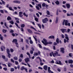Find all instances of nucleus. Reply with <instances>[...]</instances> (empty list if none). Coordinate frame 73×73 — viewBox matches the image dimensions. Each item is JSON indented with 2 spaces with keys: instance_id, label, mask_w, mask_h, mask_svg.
Returning a JSON list of instances; mask_svg holds the SVG:
<instances>
[{
  "instance_id": "1",
  "label": "nucleus",
  "mask_w": 73,
  "mask_h": 73,
  "mask_svg": "<svg viewBox=\"0 0 73 73\" xmlns=\"http://www.w3.org/2000/svg\"><path fill=\"white\" fill-rule=\"evenodd\" d=\"M43 41L42 40V43H43V44H44V45H45V46H46V45H47V43H48V42H47V40H46V39L45 38L43 39Z\"/></svg>"
},
{
  "instance_id": "2",
  "label": "nucleus",
  "mask_w": 73,
  "mask_h": 73,
  "mask_svg": "<svg viewBox=\"0 0 73 73\" xmlns=\"http://www.w3.org/2000/svg\"><path fill=\"white\" fill-rule=\"evenodd\" d=\"M47 21H48V18H46L44 19H43L42 20V22L44 24L46 23Z\"/></svg>"
},
{
  "instance_id": "3",
  "label": "nucleus",
  "mask_w": 73,
  "mask_h": 73,
  "mask_svg": "<svg viewBox=\"0 0 73 73\" xmlns=\"http://www.w3.org/2000/svg\"><path fill=\"white\" fill-rule=\"evenodd\" d=\"M54 54L55 56V57H56V56H60L61 55L60 54H58V52L57 51H55V52L54 53Z\"/></svg>"
},
{
  "instance_id": "4",
  "label": "nucleus",
  "mask_w": 73,
  "mask_h": 73,
  "mask_svg": "<svg viewBox=\"0 0 73 73\" xmlns=\"http://www.w3.org/2000/svg\"><path fill=\"white\" fill-rule=\"evenodd\" d=\"M23 14V12L22 11H20L19 13V17H22L23 16V15L22 14Z\"/></svg>"
},
{
  "instance_id": "5",
  "label": "nucleus",
  "mask_w": 73,
  "mask_h": 73,
  "mask_svg": "<svg viewBox=\"0 0 73 73\" xmlns=\"http://www.w3.org/2000/svg\"><path fill=\"white\" fill-rule=\"evenodd\" d=\"M56 64H58V65H63V64H62V63H61V62L60 61H59L58 63V61L56 60Z\"/></svg>"
},
{
  "instance_id": "6",
  "label": "nucleus",
  "mask_w": 73,
  "mask_h": 73,
  "mask_svg": "<svg viewBox=\"0 0 73 73\" xmlns=\"http://www.w3.org/2000/svg\"><path fill=\"white\" fill-rule=\"evenodd\" d=\"M12 42L13 43H15L16 45H18V43H17V39H14L13 40Z\"/></svg>"
},
{
  "instance_id": "7",
  "label": "nucleus",
  "mask_w": 73,
  "mask_h": 73,
  "mask_svg": "<svg viewBox=\"0 0 73 73\" xmlns=\"http://www.w3.org/2000/svg\"><path fill=\"white\" fill-rule=\"evenodd\" d=\"M65 38L67 39V42H69V37H68V35L66 34H65Z\"/></svg>"
},
{
  "instance_id": "8",
  "label": "nucleus",
  "mask_w": 73,
  "mask_h": 73,
  "mask_svg": "<svg viewBox=\"0 0 73 73\" xmlns=\"http://www.w3.org/2000/svg\"><path fill=\"white\" fill-rule=\"evenodd\" d=\"M48 71L49 73H54L53 72L51 71V70H50V67H48Z\"/></svg>"
},
{
  "instance_id": "9",
  "label": "nucleus",
  "mask_w": 73,
  "mask_h": 73,
  "mask_svg": "<svg viewBox=\"0 0 73 73\" xmlns=\"http://www.w3.org/2000/svg\"><path fill=\"white\" fill-rule=\"evenodd\" d=\"M66 29H60V31H62V33H64L65 31H66Z\"/></svg>"
},
{
  "instance_id": "10",
  "label": "nucleus",
  "mask_w": 73,
  "mask_h": 73,
  "mask_svg": "<svg viewBox=\"0 0 73 73\" xmlns=\"http://www.w3.org/2000/svg\"><path fill=\"white\" fill-rule=\"evenodd\" d=\"M63 21L65 23V25L66 26H68V21L67 20H64Z\"/></svg>"
},
{
  "instance_id": "11",
  "label": "nucleus",
  "mask_w": 73,
  "mask_h": 73,
  "mask_svg": "<svg viewBox=\"0 0 73 73\" xmlns=\"http://www.w3.org/2000/svg\"><path fill=\"white\" fill-rule=\"evenodd\" d=\"M13 2L14 3H18V4L20 3V1L18 0L14 1Z\"/></svg>"
},
{
  "instance_id": "12",
  "label": "nucleus",
  "mask_w": 73,
  "mask_h": 73,
  "mask_svg": "<svg viewBox=\"0 0 73 73\" xmlns=\"http://www.w3.org/2000/svg\"><path fill=\"white\" fill-rule=\"evenodd\" d=\"M60 52L62 53H64V48H60Z\"/></svg>"
},
{
  "instance_id": "13",
  "label": "nucleus",
  "mask_w": 73,
  "mask_h": 73,
  "mask_svg": "<svg viewBox=\"0 0 73 73\" xmlns=\"http://www.w3.org/2000/svg\"><path fill=\"white\" fill-rule=\"evenodd\" d=\"M5 49V48L4 46H2L1 47V51H4V49Z\"/></svg>"
},
{
  "instance_id": "14",
  "label": "nucleus",
  "mask_w": 73,
  "mask_h": 73,
  "mask_svg": "<svg viewBox=\"0 0 73 73\" xmlns=\"http://www.w3.org/2000/svg\"><path fill=\"white\" fill-rule=\"evenodd\" d=\"M66 6L68 8V9H69V8H70V5L68 3H66Z\"/></svg>"
},
{
  "instance_id": "15",
  "label": "nucleus",
  "mask_w": 73,
  "mask_h": 73,
  "mask_svg": "<svg viewBox=\"0 0 73 73\" xmlns=\"http://www.w3.org/2000/svg\"><path fill=\"white\" fill-rule=\"evenodd\" d=\"M53 56V57H55L54 54V53L53 52H51V53H50V55L51 57H52V56Z\"/></svg>"
},
{
  "instance_id": "16",
  "label": "nucleus",
  "mask_w": 73,
  "mask_h": 73,
  "mask_svg": "<svg viewBox=\"0 0 73 73\" xmlns=\"http://www.w3.org/2000/svg\"><path fill=\"white\" fill-rule=\"evenodd\" d=\"M43 69H44L45 70H47L48 66L47 65L44 66L43 67Z\"/></svg>"
},
{
  "instance_id": "17",
  "label": "nucleus",
  "mask_w": 73,
  "mask_h": 73,
  "mask_svg": "<svg viewBox=\"0 0 73 73\" xmlns=\"http://www.w3.org/2000/svg\"><path fill=\"white\" fill-rule=\"evenodd\" d=\"M69 64H73V61L72 60H68Z\"/></svg>"
},
{
  "instance_id": "18",
  "label": "nucleus",
  "mask_w": 73,
  "mask_h": 73,
  "mask_svg": "<svg viewBox=\"0 0 73 73\" xmlns=\"http://www.w3.org/2000/svg\"><path fill=\"white\" fill-rule=\"evenodd\" d=\"M48 38H51V39H54V36H49L48 37Z\"/></svg>"
},
{
  "instance_id": "19",
  "label": "nucleus",
  "mask_w": 73,
  "mask_h": 73,
  "mask_svg": "<svg viewBox=\"0 0 73 73\" xmlns=\"http://www.w3.org/2000/svg\"><path fill=\"white\" fill-rule=\"evenodd\" d=\"M27 31H28V32L30 33H33L32 32V31H31V30H30V29H27Z\"/></svg>"
},
{
  "instance_id": "20",
  "label": "nucleus",
  "mask_w": 73,
  "mask_h": 73,
  "mask_svg": "<svg viewBox=\"0 0 73 73\" xmlns=\"http://www.w3.org/2000/svg\"><path fill=\"white\" fill-rule=\"evenodd\" d=\"M58 17H56V21H55V23L56 24L58 23Z\"/></svg>"
},
{
  "instance_id": "21",
  "label": "nucleus",
  "mask_w": 73,
  "mask_h": 73,
  "mask_svg": "<svg viewBox=\"0 0 73 73\" xmlns=\"http://www.w3.org/2000/svg\"><path fill=\"white\" fill-rule=\"evenodd\" d=\"M25 61L26 63H27L28 61H29V58H27L25 59Z\"/></svg>"
},
{
  "instance_id": "22",
  "label": "nucleus",
  "mask_w": 73,
  "mask_h": 73,
  "mask_svg": "<svg viewBox=\"0 0 73 73\" xmlns=\"http://www.w3.org/2000/svg\"><path fill=\"white\" fill-rule=\"evenodd\" d=\"M7 20H12V19L11 18V17L9 16H8L7 18Z\"/></svg>"
},
{
  "instance_id": "23",
  "label": "nucleus",
  "mask_w": 73,
  "mask_h": 73,
  "mask_svg": "<svg viewBox=\"0 0 73 73\" xmlns=\"http://www.w3.org/2000/svg\"><path fill=\"white\" fill-rule=\"evenodd\" d=\"M55 4H56V5H59V4H60V2L58 1H56L55 2Z\"/></svg>"
},
{
  "instance_id": "24",
  "label": "nucleus",
  "mask_w": 73,
  "mask_h": 73,
  "mask_svg": "<svg viewBox=\"0 0 73 73\" xmlns=\"http://www.w3.org/2000/svg\"><path fill=\"white\" fill-rule=\"evenodd\" d=\"M34 56H37L38 55V53L37 52H35L34 54H33Z\"/></svg>"
},
{
  "instance_id": "25",
  "label": "nucleus",
  "mask_w": 73,
  "mask_h": 73,
  "mask_svg": "<svg viewBox=\"0 0 73 73\" xmlns=\"http://www.w3.org/2000/svg\"><path fill=\"white\" fill-rule=\"evenodd\" d=\"M33 37L34 38V39H35V40L36 42V43L37 44V38H36L35 37V36H33Z\"/></svg>"
},
{
  "instance_id": "26",
  "label": "nucleus",
  "mask_w": 73,
  "mask_h": 73,
  "mask_svg": "<svg viewBox=\"0 0 73 73\" xmlns=\"http://www.w3.org/2000/svg\"><path fill=\"white\" fill-rule=\"evenodd\" d=\"M56 42L57 44L59 43V39L58 38H57L56 40Z\"/></svg>"
},
{
  "instance_id": "27",
  "label": "nucleus",
  "mask_w": 73,
  "mask_h": 73,
  "mask_svg": "<svg viewBox=\"0 0 73 73\" xmlns=\"http://www.w3.org/2000/svg\"><path fill=\"white\" fill-rule=\"evenodd\" d=\"M9 23H10V24H12V25H13V24H14V22H13V20H12L11 21H9Z\"/></svg>"
},
{
  "instance_id": "28",
  "label": "nucleus",
  "mask_w": 73,
  "mask_h": 73,
  "mask_svg": "<svg viewBox=\"0 0 73 73\" xmlns=\"http://www.w3.org/2000/svg\"><path fill=\"white\" fill-rule=\"evenodd\" d=\"M25 24H22V25H21V28H24L25 27Z\"/></svg>"
},
{
  "instance_id": "29",
  "label": "nucleus",
  "mask_w": 73,
  "mask_h": 73,
  "mask_svg": "<svg viewBox=\"0 0 73 73\" xmlns=\"http://www.w3.org/2000/svg\"><path fill=\"white\" fill-rule=\"evenodd\" d=\"M46 13L48 15H50V12L48 11H47L46 12Z\"/></svg>"
},
{
  "instance_id": "30",
  "label": "nucleus",
  "mask_w": 73,
  "mask_h": 73,
  "mask_svg": "<svg viewBox=\"0 0 73 73\" xmlns=\"http://www.w3.org/2000/svg\"><path fill=\"white\" fill-rule=\"evenodd\" d=\"M23 15H24V16H26V17H28V15H26V13H25V12L23 13Z\"/></svg>"
},
{
  "instance_id": "31",
  "label": "nucleus",
  "mask_w": 73,
  "mask_h": 73,
  "mask_svg": "<svg viewBox=\"0 0 73 73\" xmlns=\"http://www.w3.org/2000/svg\"><path fill=\"white\" fill-rule=\"evenodd\" d=\"M37 25L40 29H41V26L40 24H38Z\"/></svg>"
},
{
  "instance_id": "32",
  "label": "nucleus",
  "mask_w": 73,
  "mask_h": 73,
  "mask_svg": "<svg viewBox=\"0 0 73 73\" xmlns=\"http://www.w3.org/2000/svg\"><path fill=\"white\" fill-rule=\"evenodd\" d=\"M11 72H14L15 71V69L13 68H11Z\"/></svg>"
},
{
  "instance_id": "33",
  "label": "nucleus",
  "mask_w": 73,
  "mask_h": 73,
  "mask_svg": "<svg viewBox=\"0 0 73 73\" xmlns=\"http://www.w3.org/2000/svg\"><path fill=\"white\" fill-rule=\"evenodd\" d=\"M6 50L7 51V53H9V52H10V51H9V49L8 48Z\"/></svg>"
},
{
  "instance_id": "34",
  "label": "nucleus",
  "mask_w": 73,
  "mask_h": 73,
  "mask_svg": "<svg viewBox=\"0 0 73 73\" xmlns=\"http://www.w3.org/2000/svg\"><path fill=\"white\" fill-rule=\"evenodd\" d=\"M15 24L18 28H20V27H19V25H18V24L17 23H15Z\"/></svg>"
},
{
  "instance_id": "35",
  "label": "nucleus",
  "mask_w": 73,
  "mask_h": 73,
  "mask_svg": "<svg viewBox=\"0 0 73 73\" xmlns=\"http://www.w3.org/2000/svg\"><path fill=\"white\" fill-rule=\"evenodd\" d=\"M9 10H11V11H14L13 9H12V8L11 7H9Z\"/></svg>"
},
{
  "instance_id": "36",
  "label": "nucleus",
  "mask_w": 73,
  "mask_h": 73,
  "mask_svg": "<svg viewBox=\"0 0 73 73\" xmlns=\"http://www.w3.org/2000/svg\"><path fill=\"white\" fill-rule=\"evenodd\" d=\"M7 54H8V56L9 58H10V57H11V55L9 53H8Z\"/></svg>"
},
{
  "instance_id": "37",
  "label": "nucleus",
  "mask_w": 73,
  "mask_h": 73,
  "mask_svg": "<svg viewBox=\"0 0 73 73\" xmlns=\"http://www.w3.org/2000/svg\"><path fill=\"white\" fill-rule=\"evenodd\" d=\"M25 67H24L23 66L21 68V70H24V69H25Z\"/></svg>"
},
{
  "instance_id": "38",
  "label": "nucleus",
  "mask_w": 73,
  "mask_h": 73,
  "mask_svg": "<svg viewBox=\"0 0 73 73\" xmlns=\"http://www.w3.org/2000/svg\"><path fill=\"white\" fill-rule=\"evenodd\" d=\"M25 41L27 44H29V40H28L26 39L25 40Z\"/></svg>"
},
{
  "instance_id": "39",
  "label": "nucleus",
  "mask_w": 73,
  "mask_h": 73,
  "mask_svg": "<svg viewBox=\"0 0 73 73\" xmlns=\"http://www.w3.org/2000/svg\"><path fill=\"white\" fill-rule=\"evenodd\" d=\"M37 5L38 7H39L40 8H41V4H38Z\"/></svg>"
},
{
  "instance_id": "40",
  "label": "nucleus",
  "mask_w": 73,
  "mask_h": 73,
  "mask_svg": "<svg viewBox=\"0 0 73 73\" xmlns=\"http://www.w3.org/2000/svg\"><path fill=\"white\" fill-rule=\"evenodd\" d=\"M31 28H32V29H34L35 31H36L37 32V31L36 29L35 28L33 27L32 26H31Z\"/></svg>"
},
{
  "instance_id": "41",
  "label": "nucleus",
  "mask_w": 73,
  "mask_h": 73,
  "mask_svg": "<svg viewBox=\"0 0 73 73\" xmlns=\"http://www.w3.org/2000/svg\"><path fill=\"white\" fill-rule=\"evenodd\" d=\"M46 5L45 3H44L42 4V7H45Z\"/></svg>"
},
{
  "instance_id": "42",
  "label": "nucleus",
  "mask_w": 73,
  "mask_h": 73,
  "mask_svg": "<svg viewBox=\"0 0 73 73\" xmlns=\"http://www.w3.org/2000/svg\"><path fill=\"white\" fill-rule=\"evenodd\" d=\"M52 44V42H47V44Z\"/></svg>"
},
{
  "instance_id": "43",
  "label": "nucleus",
  "mask_w": 73,
  "mask_h": 73,
  "mask_svg": "<svg viewBox=\"0 0 73 73\" xmlns=\"http://www.w3.org/2000/svg\"><path fill=\"white\" fill-rule=\"evenodd\" d=\"M34 33L35 34H36V35H41L40 34L36 32H34Z\"/></svg>"
},
{
  "instance_id": "44",
  "label": "nucleus",
  "mask_w": 73,
  "mask_h": 73,
  "mask_svg": "<svg viewBox=\"0 0 73 73\" xmlns=\"http://www.w3.org/2000/svg\"><path fill=\"white\" fill-rule=\"evenodd\" d=\"M0 12L1 13H3V14L4 13V11L3 10H0Z\"/></svg>"
},
{
  "instance_id": "45",
  "label": "nucleus",
  "mask_w": 73,
  "mask_h": 73,
  "mask_svg": "<svg viewBox=\"0 0 73 73\" xmlns=\"http://www.w3.org/2000/svg\"><path fill=\"white\" fill-rule=\"evenodd\" d=\"M6 32L7 30H6L3 29V33H6Z\"/></svg>"
},
{
  "instance_id": "46",
  "label": "nucleus",
  "mask_w": 73,
  "mask_h": 73,
  "mask_svg": "<svg viewBox=\"0 0 73 73\" xmlns=\"http://www.w3.org/2000/svg\"><path fill=\"white\" fill-rule=\"evenodd\" d=\"M29 42L30 44H32L33 43V41H32V40H30Z\"/></svg>"
},
{
  "instance_id": "47",
  "label": "nucleus",
  "mask_w": 73,
  "mask_h": 73,
  "mask_svg": "<svg viewBox=\"0 0 73 73\" xmlns=\"http://www.w3.org/2000/svg\"><path fill=\"white\" fill-rule=\"evenodd\" d=\"M1 1L3 3V4L4 5H5V1H3V0H1Z\"/></svg>"
},
{
  "instance_id": "48",
  "label": "nucleus",
  "mask_w": 73,
  "mask_h": 73,
  "mask_svg": "<svg viewBox=\"0 0 73 73\" xmlns=\"http://www.w3.org/2000/svg\"><path fill=\"white\" fill-rule=\"evenodd\" d=\"M14 60H17L18 59V58L17 57L15 56L14 57Z\"/></svg>"
},
{
  "instance_id": "49",
  "label": "nucleus",
  "mask_w": 73,
  "mask_h": 73,
  "mask_svg": "<svg viewBox=\"0 0 73 73\" xmlns=\"http://www.w3.org/2000/svg\"><path fill=\"white\" fill-rule=\"evenodd\" d=\"M35 21H37V22L38 21V18H37L35 17Z\"/></svg>"
},
{
  "instance_id": "50",
  "label": "nucleus",
  "mask_w": 73,
  "mask_h": 73,
  "mask_svg": "<svg viewBox=\"0 0 73 73\" xmlns=\"http://www.w3.org/2000/svg\"><path fill=\"white\" fill-rule=\"evenodd\" d=\"M3 70H4L5 71H7V68H4Z\"/></svg>"
},
{
  "instance_id": "51",
  "label": "nucleus",
  "mask_w": 73,
  "mask_h": 73,
  "mask_svg": "<svg viewBox=\"0 0 73 73\" xmlns=\"http://www.w3.org/2000/svg\"><path fill=\"white\" fill-rule=\"evenodd\" d=\"M27 55H28V56H29V57H31V55H30V54H29V52H27Z\"/></svg>"
},
{
  "instance_id": "52",
  "label": "nucleus",
  "mask_w": 73,
  "mask_h": 73,
  "mask_svg": "<svg viewBox=\"0 0 73 73\" xmlns=\"http://www.w3.org/2000/svg\"><path fill=\"white\" fill-rule=\"evenodd\" d=\"M0 38L1 40H3V36H1L0 37Z\"/></svg>"
},
{
  "instance_id": "53",
  "label": "nucleus",
  "mask_w": 73,
  "mask_h": 73,
  "mask_svg": "<svg viewBox=\"0 0 73 73\" xmlns=\"http://www.w3.org/2000/svg\"><path fill=\"white\" fill-rule=\"evenodd\" d=\"M36 9H38V10H40V8H39V7L37 6H36Z\"/></svg>"
},
{
  "instance_id": "54",
  "label": "nucleus",
  "mask_w": 73,
  "mask_h": 73,
  "mask_svg": "<svg viewBox=\"0 0 73 73\" xmlns=\"http://www.w3.org/2000/svg\"><path fill=\"white\" fill-rule=\"evenodd\" d=\"M4 25H5V27H7V28H8V27H7V23H6L5 22L4 23Z\"/></svg>"
},
{
  "instance_id": "55",
  "label": "nucleus",
  "mask_w": 73,
  "mask_h": 73,
  "mask_svg": "<svg viewBox=\"0 0 73 73\" xmlns=\"http://www.w3.org/2000/svg\"><path fill=\"white\" fill-rule=\"evenodd\" d=\"M11 64L10 63H8V66H9V67H11Z\"/></svg>"
},
{
  "instance_id": "56",
  "label": "nucleus",
  "mask_w": 73,
  "mask_h": 73,
  "mask_svg": "<svg viewBox=\"0 0 73 73\" xmlns=\"http://www.w3.org/2000/svg\"><path fill=\"white\" fill-rule=\"evenodd\" d=\"M36 15H37V16L38 17H40V15H39V14L38 13H36Z\"/></svg>"
},
{
  "instance_id": "57",
  "label": "nucleus",
  "mask_w": 73,
  "mask_h": 73,
  "mask_svg": "<svg viewBox=\"0 0 73 73\" xmlns=\"http://www.w3.org/2000/svg\"><path fill=\"white\" fill-rule=\"evenodd\" d=\"M10 33H13V32H14V31H13V30H11L10 31Z\"/></svg>"
},
{
  "instance_id": "58",
  "label": "nucleus",
  "mask_w": 73,
  "mask_h": 73,
  "mask_svg": "<svg viewBox=\"0 0 73 73\" xmlns=\"http://www.w3.org/2000/svg\"><path fill=\"white\" fill-rule=\"evenodd\" d=\"M2 58H3V59H5V56L2 55Z\"/></svg>"
},
{
  "instance_id": "59",
  "label": "nucleus",
  "mask_w": 73,
  "mask_h": 73,
  "mask_svg": "<svg viewBox=\"0 0 73 73\" xmlns=\"http://www.w3.org/2000/svg\"><path fill=\"white\" fill-rule=\"evenodd\" d=\"M19 61L20 62H21L22 61V59L21 58H20L19 59Z\"/></svg>"
},
{
  "instance_id": "60",
  "label": "nucleus",
  "mask_w": 73,
  "mask_h": 73,
  "mask_svg": "<svg viewBox=\"0 0 73 73\" xmlns=\"http://www.w3.org/2000/svg\"><path fill=\"white\" fill-rule=\"evenodd\" d=\"M38 45L39 48H42L41 45V44H38Z\"/></svg>"
},
{
  "instance_id": "61",
  "label": "nucleus",
  "mask_w": 73,
  "mask_h": 73,
  "mask_svg": "<svg viewBox=\"0 0 73 73\" xmlns=\"http://www.w3.org/2000/svg\"><path fill=\"white\" fill-rule=\"evenodd\" d=\"M30 52L31 54H33V51L32 50H30Z\"/></svg>"
},
{
  "instance_id": "62",
  "label": "nucleus",
  "mask_w": 73,
  "mask_h": 73,
  "mask_svg": "<svg viewBox=\"0 0 73 73\" xmlns=\"http://www.w3.org/2000/svg\"><path fill=\"white\" fill-rule=\"evenodd\" d=\"M20 57H21V58H23V54H21V55H20Z\"/></svg>"
},
{
  "instance_id": "63",
  "label": "nucleus",
  "mask_w": 73,
  "mask_h": 73,
  "mask_svg": "<svg viewBox=\"0 0 73 73\" xmlns=\"http://www.w3.org/2000/svg\"><path fill=\"white\" fill-rule=\"evenodd\" d=\"M10 51L11 52H12H12H13V49H11Z\"/></svg>"
},
{
  "instance_id": "64",
  "label": "nucleus",
  "mask_w": 73,
  "mask_h": 73,
  "mask_svg": "<svg viewBox=\"0 0 73 73\" xmlns=\"http://www.w3.org/2000/svg\"><path fill=\"white\" fill-rule=\"evenodd\" d=\"M70 66L71 68H73V64H70Z\"/></svg>"
}]
</instances>
